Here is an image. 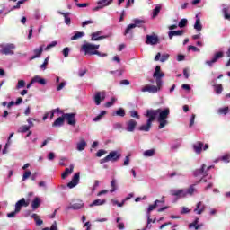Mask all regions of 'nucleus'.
<instances>
[{"label":"nucleus","mask_w":230,"mask_h":230,"mask_svg":"<svg viewBox=\"0 0 230 230\" xmlns=\"http://www.w3.org/2000/svg\"><path fill=\"white\" fill-rule=\"evenodd\" d=\"M184 35V31L180 30V31H170L168 32V37L170 40L173 39V37H182Z\"/></svg>","instance_id":"obj_21"},{"label":"nucleus","mask_w":230,"mask_h":230,"mask_svg":"<svg viewBox=\"0 0 230 230\" xmlns=\"http://www.w3.org/2000/svg\"><path fill=\"white\" fill-rule=\"evenodd\" d=\"M170 195H172V197H177L178 199H184V197H186V189H172L170 190Z\"/></svg>","instance_id":"obj_10"},{"label":"nucleus","mask_w":230,"mask_h":230,"mask_svg":"<svg viewBox=\"0 0 230 230\" xmlns=\"http://www.w3.org/2000/svg\"><path fill=\"white\" fill-rule=\"evenodd\" d=\"M40 206V199L38 197L34 198V199L31 202V208L33 210L37 209Z\"/></svg>","instance_id":"obj_35"},{"label":"nucleus","mask_w":230,"mask_h":230,"mask_svg":"<svg viewBox=\"0 0 230 230\" xmlns=\"http://www.w3.org/2000/svg\"><path fill=\"white\" fill-rule=\"evenodd\" d=\"M155 155V149L146 150L143 154L144 157H154Z\"/></svg>","instance_id":"obj_38"},{"label":"nucleus","mask_w":230,"mask_h":230,"mask_svg":"<svg viewBox=\"0 0 230 230\" xmlns=\"http://www.w3.org/2000/svg\"><path fill=\"white\" fill-rule=\"evenodd\" d=\"M218 161H223L224 163H230V155L226 154L218 159L215 160L214 163H218Z\"/></svg>","instance_id":"obj_34"},{"label":"nucleus","mask_w":230,"mask_h":230,"mask_svg":"<svg viewBox=\"0 0 230 230\" xmlns=\"http://www.w3.org/2000/svg\"><path fill=\"white\" fill-rule=\"evenodd\" d=\"M30 131V127L23 125L18 128V132L21 134H24L25 132Z\"/></svg>","instance_id":"obj_45"},{"label":"nucleus","mask_w":230,"mask_h":230,"mask_svg":"<svg viewBox=\"0 0 230 230\" xmlns=\"http://www.w3.org/2000/svg\"><path fill=\"white\" fill-rule=\"evenodd\" d=\"M158 118L157 121L159 123L158 128H164L166 125H168V117L170 116V108H165L164 110L158 109Z\"/></svg>","instance_id":"obj_2"},{"label":"nucleus","mask_w":230,"mask_h":230,"mask_svg":"<svg viewBox=\"0 0 230 230\" xmlns=\"http://www.w3.org/2000/svg\"><path fill=\"white\" fill-rule=\"evenodd\" d=\"M133 22L134 23H131V24H132V26H135V28H137V26L138 28H141V24H145V21L140 20V19H135V20H133Z\"/></svg>","instance_id":"obj_39"},{"label":"nucleus","mask_w":230,"mask_h":230,"mask_svg":"<svg viewBox=\"0 0 230 230\" xmlns=\"http://www.w3.org/2000/svg\"><path fill=\"white\" fill-rule=\"evenodd\" d=\"M211 168H215V166L210 165V166L207 167V169H206V164H203L201 165V168L196 169L193 172V175H194V177H200L202 175L200 182H208V180H206V177H208V172L211 170Z\"/></svg>","instance_id":"obj_3"},{"label":"nucleus","mask_w":230,"mask_h":230,"mask_svg":"<svg viewBox=\"0 0 230 230\" xmlns=\"http://www.w3.org/2000/svg\"><path fill=\"white\" fill-rule=\"evenodd\" d=\"M93 226V225L91 224V222L87 221L86 223H84V227H86L85 230H91V227Z\"/></svg>","instance_id":"obj_64"},{"label":"nucleus","mask_w":230,"mask_h":230,"mask_svg":"<svg viewBox=\"0 0 230 230\" xmlns=\"http://www.w3.org/2000/svg\"><path fill=\"white\" fill-rule=\"evenodd\" d=\"M187 25H188V19L186 18L181 19V21H180L178 23L179 28H186Z\"/></svg>","instance_id":"obj_46"},{"label":"nucleus","mask_w":230,"mask_h":230,"mask_svg":"<svg viewBox=\"0 0 230 230\" xmlns=\"http://www.w3.org/2000/svg\"><path fill=\"white\" fill-rule=\"evenodd\" d=\"M113 116H119L120 118H125V110L123 108H119L114 113Z\"/></svg>","instance_id":"obj_36"},{"label":"nucleus","mask_w":230,"mask_h":230,"mask_svg":"<svg viewBox=\"0 0 230 230\" xmlns=\"http://www.w3.org/2000/svg\"><path fill=\"white\" fill-rule=\"evenodd\" d=\"M64 115L62 117H58L52 124V127H62L64 125Z\"/></svg>","instance_id":"obj_30"},{"label":"nucleus","mask_w":230,"mask_h":230,"mask_svg":"<svg viewBox=\"0 0 230 230\" xmlns=\"http://www.w3.org/2000/svg\"><path fill=\"white\" fill-rule=\"evenodd\" d=\"M85 146H87V142H85L84 139H83L79 143H77V150L79 152L85 150Z\"/></svg>","instance_id":"obj_31"},{"label":"nucleus","mask_w":230,"mask_h":230,"mask_svg":"<svg viewBox=\"0 0 230 230\" xmlns=\"http://www.w3.org/2000/svg\"><path fill=\"white\" fill-rule=\"evenodd\" d=\"M30 177H31V171H26L24 173H23V176H22V181H26L27 179H29Z\"/></svg>","instance_id":"obj_55"},{"label":"nucleus","mask_w":230,"mask_h":230,"mask_svg":"<svg viewBox=\"0 0 230 230\" xmlns=\"http://www.w3.org/2000/svg\"><path fill=\"white\" fill-rule=\"evenodd\" d=\"M30 203L26 202V199L22 198V199L18 200L15 204V212L16 213H21V209L22 208H28Z\"/></svg>","instance_id":"obj_15"},{"label":"nucleus","mask_w":230,"mask_h":230,"mask_svg":"<svg viewBox=\"0 0 230 230\" xmlns=\"http://www.w3.org/2000/svg\"><path fill=\"white\" fill-rule=\"evenodd\" d=\"M42 51H44L43 46H40L39 49H35L33 51L34 55L30 58V60H35V58H40L42 55Z\"/></svg>","instance_id":"obj_20"},{"label":"nucleus","mask_w":230,"mask_h":230,"mask_svg":"<svg viewBox=\"0 0 230 230\" xmlns=\"http://www.w3.org/2000/svg\"><path fill=\"white\" fill-rule=\"evenodd\" d=\"M57 44H58V42H57V41H52L50 44H49V45L45 48V51H48V50L51 49V48H55V46H57Z\"/></svg>","instance_id":"obj_56"},{"label":"nucleus","mask_w":230,"mask_h":230,"mask_svg":"<svg viewBox=\"0 0 230 230\" xmlns=\"http://www.w3.org/2000/svg\"><path fill=\"white\" fill-rule=\"evenodd\" d=\"M105 100V92H97L94 95L95 105H100Z\"/></svg>","instance_id":"obj_17"},{"label":"nucleus","mask_w":230,"mask_h":230,"mask_svg":"<svg viewBox=\"0 0 230 230\" xmlns=\"http://www.w3.org/2000/svg\"><path fill=\"white\" fill-rule=\"evenodd\" d=\"M197 191V189H195V185H190V188L185 189V196L188 197V195H193Z\"/></svg>","instance_id":"obj_33"},{"label":"nucleus","mask_w":230,"mask_h":230,"mask_svg":"<svg viewBox=\"0 0 230 230\" xmlns=\"http://www.w3.org/2000/svg\"><path fill=\"white\" fill-rule=\"evenodd\" d=\"M111 190H110V193H114V191L118 190V185H116V180L111 181Z\"/></svg>","instance_id":"obj_48"},{"label":"nucleus","mask_w":230,"mask_h":230,"mask_svg":"<svg viewBox=\"0 0 230 230\" xmlns=\"http://www.w3.org/2000/svg\"><path fill=\"white\" fill-rule=\"evenodd\" d=\"M86 74H87V69H81L78 71V76H80V78L85 76Z\"/></svg>","instance_id":"obj_60"},{"label":"nucleus","mask_w":230,"mask_h":230,"mask_svg":"<svg viewBox=\"0 0 230 230\" xmlns=\"http://www.w3.org/2000/svg\"><path fill=\"white\" fill-rule=\"evenodd\" d=\"M161 12V5H156L155 9L153 10V19L157 17L159 15V13Z\"/></svg>","instance_id":"obj_44"},{"label":"nucleus","mask_w":230,"mask_h":230,"mask_svg":"<svg viewBox=\"0 0 230 230\" xmlns=\"http://www.w3.org/2000/svg\"><path fill=\"white\" fill-rule=\"evenodd\" d=\"M69 51H71V49H69V47H66L63 49V56L65 57V58H67V57H69Z\"/></svg>","instance_id":"obj_58"},{"label":"nucleus","mask_w":230,"mask_h":230,"mask_svg":"<svg viewBox=\"0 0 230 230\" xmlns=\"http://www.w3.org/2000/svg\"><path fill=\"white\" fill-rule=\"evenodd\" d=\"M32 82L34 84H40V85H46V79L39 76V75H35L33 78H32Z\"/></svg>","instance_id":"obj_29"},{"label":"nucleus","mask_w":230,"mask_h":230,"mask_svg":"<svg viewBox=\"0 0 230 230\" xmlns=\"http://www.w3.org/2000/svg\"><path fill=\"white\" fill-rule=\"evenodd\" d=\"M33 121H37V119H31V118L27 119V123L29 124L28 127H30V128L35 127V124H33Z\"/></svg>","instance_id":"obj_57"},{"label":"nucleus","mask_w":230,"mask_h":230,"mask_svg":"<svg viewBox=\"0 0 230 230\" xmlns=\"http://www.w3.org/2000/svg\"><path fill=\"white\" fill-rule=\"evenodd\" d=\"M0 53L2 55H13V49H15V45L13 43H9L6 45H1Z\"/></svg>","instance_id":"obj_8"},{"label":"nucleus","mask_w":230,"mask_h":230,"mask_svg":"<svg viewBox=\"0 0 230 230\" xmlns=\"http://www.w3.org/2000/svg\"><path fill=\"white\" fill-rule=\"evenodd\" d=\"M134 28H136V25H132V23L128 25L124 31V35L126 36L128 35V33H132V30H134Z\"/></svg>","instance_id":"obj_43"},{"label":"nucleus","mask_w":230,"mask_h":230,"mask_svg":"<svg viewBox=\"0 0 230 230\" xmlns=\"http://www.w3.org/2000/svg\"><path fill=\"white\" fill-rule=\"evenodd\" d=\"M199 217H197L192 223L189 224L190 229H191L192 227H194L196 230L200 229L204 225L203 224L199 225Z\"/></svg>","instance_id":"obj_28"},{"label":"nucleus","mask_w":230,"mask_h":230,"mask_svg":"<svg viewBox=\"0 0 230 230\" xmlns=\"http://www.w3.org/2000/svg\"><path fill=\"white\" fill-rule=\"evenodd\" d=\"M84 204L82 201H79L77 203H74L68 207L66 208V211H69V209H74L75 211L78 209H82L84 208Z\"/></svg>","instance_id":"obj_19"},{"label":"nucleus","mask_w":230,"mask_h":230,"mask_svg":"<svg viewBox=\"0 0 230 230\" xmlns=\"http://www.w3.org/2000/svg\"><path fill=\"white\" fill-rule=\"evenodd\" d=\"M26 85V82L24 80H19L18 84L16 85V89H22Z\"/></svg>","instance_id":"obj_54"},{"label":"nucleus","mask_w":230,"mask_h":230,"mask_svg":"<svg viewBox=\"0 0 230 230\" xmlns=\"http://www.w3.org/2000/svg\"><path fill=\"white\" fill-rule=\"evenodd\" d=\"M168 58H170V55L164 54V55H162L161 58H160V62H166V60H168Z\"/></svg>","instance_id":"obj_61"},{"label":"nucleus","mask_w":230,"mask_h":230,"mask_svg":"<svg viewBox=\"0 0 230 230\" xmlns=\"http://www.w3.org/2000/svg\"><path fill=\"white\" fill-rule=\"evenodd\" d=\"M78 184H80V172L74 174L71 181L67 183V188L73 190V188L78 186Z\"/></svg>","instance_id":"obj_11"},{"label":"nucleus","mask_w":230,"mask_h":230,"mask_svg":"<svg viewBox=\"0 0 230 230\" xmlns=\"http://www.w3.org/2000/svg\"><path fill=\"white\" fill-rule=\"evenodd\" d=\"M156 87L158 91H161V87L163 86V80L162 79H156Z\"/></svg>","instance_id":"obj_62"},{"label":"nucleus","mask_w":230,"mask_h":230,"mask_svg":"<svg viewBox=\"0 0 230 230\" xmlns=\"http://www.w3.org/2000/svg\"><path fill=\"white\" fill-rule=\"evenodd\" d=\"M193 148L196 154H200V152H202V148L203 150H208V148H209V146L208 144L204 145V143L202 142H196L193 145Z\"/></svg>","instance_id":"obj_13"},{"label":"nucleus","mask_w":230,"mask_h":230,"mask_svg":"<svg viewBox=\"0 0 230 230\" xmlns=\"http://www.w3.org/2000/svg\"><path fill=\"white\" fill-rule=\"evenodd\" d=\"M164 197L162 198V200L156 199L155 201V204L149 205V207L147 208V211L149 212L154 211V209H155L159 206V204H164Z\"/></svg>","instance_id":"obj_26"},{"label":"nucleus","mask_w":230,"mask_h":230,"mask_svg":"<svg viewBox=\"0 0 230 230\" xmlns=\"http://www.w3.org/2000/svg\"><path fill=\"white\" fill-rule=\"evenodd\" d=\"M223 91L222 84H218L216 86V93L217 94H220Z\"/></svg>","instance_id":"obj_63"},{"label":"nucleus","mask_w":230,"mask_h":230,"mask_svg":"<svg viewBox=\"0 0 230 230\" xmlns=\"http://www.w3.org/2000/svg\"><path fill=\"white\" fill-rule=\"evenodd\" d=\"M85 35V32H75L74 36L71 37V40H78V39H82Z\"/></svg>","instance_id":"obj_40"},{"label":"nucleus","mask_w":230,"mask_h":230,"mask_svg":"<svg viewBox=\"0 0 230 230\" xmlns=\"http://www.w3.org/2000/svg\"><path fill=\"white\" fill-rule=\"evenodd\" d=\"M204 211H206V205L202 203V201L198 202L196 208H194V213L196 215H202Z\"/></svg>","instance_id":"obj_18"},{"label":"nucleus","mask_w":230,"mask_h":230,"mask_svg":"<svg viewBox=\"0 0 230 230\" xmlns=\"http://www.w3.org/2000/svg\"><path fill=\"white\" fill-rule=\"evenodd\" d=\"M160 40H159V36H157V34L155 33H152L150 35H146V41L145 43L147 46H157V44H159Z\"/></svg>","instance_id":"obj_6"},{"label":"nucleus","mask_w":230,"mask_h":230,"mask_svg":"<svg viewBox=\"0 0 230 230\" xmlns=\"http://www.w3.org/2000/svg\"><path fill=\"white\" fill-rule=\"evenodd\" d=\"M66 85V81L61 82L58 86L57 87V91H62L63 88H65Z\"/></svg>","instance_id":"obj_59"},{"label":"nucleus","mask_w":230,"mask_h":230,"mask_svg":"<svg viewBox=\"0 0 230 230\" xmlns=\"http://www.w3.org/2000/svg\"><path fill=\"white\" fill-rule=\"evenodd\" d=\"M32 218H34V220L36 222V226H42V224H44V221H42V219L39 218V216L37 214H33Z\"/></svg>","instance_id":"obj_42"},{"label":"nucleus","mask_w":230,"mask_h":230,"mask_svg":"<svg viewBox=\"0 0 230 230\" xmlns=\"http://www.w3.org/2000/svg\"><path fill=\"white\" fill-rule=\"evenodd\" d=\"M73 170H75V164H70L69 168H66L65 172L61 174L62 179H67L68 175L73 173Z\"/></svg>","instance_id":"obj_25"},{"label":"nucleus","mask_w":230,"mask_h":230,"mask_svg":"<svg viewBox=\"0 0 230 230\" xmlns=\"http://www.w3.org/2000/svg\"><path fill=\"white\" fill-rule=\"evenodd\" d=\"M102 31H97L92 33V40L96 41V40H102V39H107L109 36H101Z\"/></svg>","instance_id":"obj_27"},{"label":"nucleus","mask_w":230,"mask_h":230,"mask_svg":"<svg viewBox=\"0 0 230 230\" xmlns=\"http://www.w3.org/2000/svg\"><path fill=\"white\" fill-rule=\"evenodd\" d=\"M121 157V154H119L118 151H111L109 153L107 156L101 159L100 163L101 164H103V163H109V161H111L112 163H116V161H119Z\"/></svg>","instance_id":"obj_5"},{"label":"nucleus","mask_w":230,"mask_h":230,"mask_svg":"<svg viewBox=\"0 0 230 230\" xmlns=\"http://www.w3.org/2000/svg\"><path fill=\"white\" fill-rule=\"evenodd\" d=\"M119 220H121V217H117L116 218V222L118 224L117 227L119 230H123V229H125V224L123 222H119Z\"/></svg>","instance_id":"obj_47"},{"label":"nucleus","mask_w":230,"mask_h":230,"mask_svg":"<svg viewBox=\"0 0 230 230\" xmlns=\"http://www.w3.org/2000/svg\"><path fill=\"white\" fill-rule=\"evenodd\" d=\"M152 212L146 211V218H147V224H146V229H152V219H151V214Z\"/></svg>","instance_id":"obj_37"},{"label":"nucleus","mask_w":230,"mask_h":230,"mask_svg":"<svg viewBox=\"0 0 230 230\" xmlns=\"http://www.w3.org/2000/svg\"><path fill=\"white\" fill-rule=\"evenodd\" d=\"M105 114H107V111H102L101 113H100L98 116H96L95 118H93V121H94V122L101 121L102 119L103 118V116H105Z\"/></svg>","instance_id":"obj_41"},{"label":"nucleus","mask_w":230,"mask_h":230,"mask_svg":"<svg viewBox=\"0 0 230 230\" xmlns=\"http://www.w3.org/2000/svg\"><path fill=\"white\" fill-rule=\"evenodd\" d=\"M137 127V121H136V119H131L126 122L127 132H134Z\"/></svg>","instance_id":"obj_16"},{"label":"nucleus","mask_w":230,"mask_h":230,"mask_svg":"<svg viewBox=\"0 0 230 230\" xmlns=\"http://www.w3.org/2000/svg\"><path fill=\"white\" fill-rule=\"evenodd\" d=\"M114 103H116V98L115 97L111 98V102H107L105 103V107H108V108L112 107L114 105Z\"/></svg>","instance_id":"obj_53"},{"label":"nucleus","mask_w":230,"mask_h":230,"mask_svg":"<svg viewBox=\"0 0 230 230\" xmlns=\"http://www.w3.org/2000/svg\"><path fill=\"white\" fill-rule=\"evenodd\" d=\"M195 19L196 22L194 24V30H197V31H202V23H200V13L196 14Z\"/></svg>","instance_id":"obj_24"},{"label":"nucleus","mask_w":230,"mask_h":230,"mask_svg":"<svg viewBox=\"0 0 230 230\" xmlns=\"http://www.w3.org/2000/svg\"><path fill=\"white\" fill-rule=\"evenodd\" d=\"M107 200L105 199H95L93 203L90 204V208H94V206H103Z\"/></svg>","instance_id":"obj_32"},{"label":"nucleus","mask_w":230,"mask_h":230,"mask_svg":"<svg viewBox=\"0 0 230 230\" xmlns=\"http://www.w3.org/2000/svg\"><path fill=\"white\" fill-rule=\"evenodd\" d=\"M153 76L154 78H156V80H159L164 76V73L161 72V66H155Z\"/></svg>","instance_id":"obj_22"},{"label":"nucleus","mask_w":230,"mask_h":230,"mask_svg":"<svg viewBox=\"0 0 230 230\" xmlns=\"http://www.w3.org/2000/svg\"><path fill=\"white\" fill-rule=\"evenodd\" d=\"M144 116L147 119L146 124L142 125L138 130L141 132H150V128H152V122L155 121V118L159 116V111L154 110V109H148L146 111V113H144Z\"/></svg>","instance_id":"obj_1"},{"label":"nucleus","mask_w":230,"mask_h":230,"mask_svg":"<svg viewBox=\"0 0 230 230\" xmlns=\"http://www.w3.org/2000/svg\"><path fill=\"white\" fill-rule=\"evenodd\" d=\"M220 58H224V52L217 51L213 55L212 58L210 60H207L205 64L208 66V67H213V65L217 64Z\"/></svg>","instance_id":"obj_7"},{"label":"nucleus","mask_w":230,"mask_h":230,"mask_svg":"<svg viewBox=\"0 0 230 230\" xmlns=\"http://www.w3.org/2000/svg\"><path fill=\"white\" fill-rule=\"evenodd\" d=\"M129 114H130L131 118H136V119H139L141 118L139 116V113H137V111H129Z\"/></svg>","instance_id":"obj_51"},{"label":"nucleus","mask_w":230,"mask_h":230,"mask_svg":"<svg viewBox=\"0 0 230 230\" xmlns=\"http://www.w3.org/2000/svg\"><path fill=\"white\" fill-rule=\"evenodd\" d=\"M58 13H59V15H63L65 19V24H66L67 26L71 24V13H64L62 11H58Z\"/></svg>","instance_id":"obj_23"},{"label":"nucleus","mask_w":230,"mask_h":230,"mask_svg":"<svg viewBox=\"0 0 230 230\" xmlns=\"http://www.w3.org/2000/svg\"><path fill=\"white\" fill-rule=\"evenodd\" d=\"M114 130H121L123 128V124L119 122H116L113 124Z\"/></svg>","instance_id":"obj_52"},{"label":"nucleus","mask_w":230,"mask_h":230,"mask_svg":"<svg viewBox=\"0 0 230 230\" xmlns=\"http://www.w3.org/2000/svg\"><path fill=\"white\" fill-rule=\"evenodd\" d=\"M100 45H94L91 43H84L81 47V51L84 52V55H100Z\"/></svg>","instance_id":"obj_4"},{"label":"nucleus","mask_w":230,"mask_h":230,"mask_svg":"<svg viewBox=\"0 0 230 230\" xmlns=\"http://www.w3.org/2000/svg\"><path fill=\"white\" fill-rule=\"evenodd\" d=\"M227 112H229V107H224V108H220L218 110V113L224 114L225 116H226V114H227Z\"/></svg>","instance_id":"obj_49"},{"label":"nucleus","mask_w":230,"mask_h":230,"mask_svg":"<svg viewBox=\"0 0 230 230\" xmlns=\"http://www.w3.org/2000/svg\"><path fill=\"white\" fill-rule=\"evenodd\" d=\"M75 113H64L63 118L67 121L68 125L75 127L76 125Z\"/></svg>","instance_id":"obj_9"},{"label":"nucleus","mask_w":230,"mask_h":230,"mask_svg":"<svg viewBox=\"0 0 230 230\" xmlns=\"http://www.w3.org/2000/svg\"><path fill=\"white\" fill-rule=\"evenodd\" d=\"M49 62V57L46 58L43 64L40 66V69L42 71H46V66H48Z\"/></svg>","instance_id":"obj_50"},{"label":"nucleus","mask_w":230,"mask_h":230,"mask_svg":"<svg viewBox=\"0 0 230 230\" xmlns=\"http://www.w3.org/2000/svg\"><path fill=\"white\" fill-rule=\"evenodd\" d=\"M114 3V0H100L97 4L98 6L93 8V12H98V10H102V8H105V6H111Z\"/></svg>","instance_id":"obj_12"},{"label":"nucleus","mask_w":230,"mask_h":230,"mask_svg":"<svg viewBox=\"0 0 230 230\" xmlns=\"http://www.w3.org/2000/svg\"><path fill=\"white\" fill-rule=\"evenodd\" d=\"M142 93H150L151 94H155V93L159 92V88L155 85L146 84V86L141 88Z\"/></svg>","instance_id":"obj_14"}]
</instances>
